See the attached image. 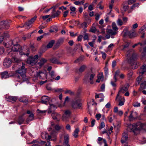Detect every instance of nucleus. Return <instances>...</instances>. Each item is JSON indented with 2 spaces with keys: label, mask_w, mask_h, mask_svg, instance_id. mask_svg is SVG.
<instances>
[{
  "label": "nucleus",
  "mask_w": 146,
  "mask_h": 146,
  "mask_svg": "<svg viewBox=\"0 0 146 146\" xmlns=\"http://www.w3.org/2000/svg\"><path fill=\"white\" fill-rule=\"evenodd\" d=\"M125 126L128 127L130 132H133L136 135L139 133L141 129L146 130V123H145L138 122L132 124L126 123L125 124Z\"/></svg>",
  "instance_id": "obj_1"
},
{
  "label": "nucleus",
  "mask_w": 146,
  "mask_h": 146,
  "mask_svg": "<svg viewBox=\"0 0 146 146\" xmlns=\"http://www.w3.org/2000/svg\"><path fill=\"white\" fill-rule=\"evenodd\" d=\"M25 64L23 63L22 65L19 68L18 67V64H15L12 67L13 69H15V67H17L18 69L15 71L16 76L17 78L19 79H21L23 81H27L28 79L26 78L25 73L26 69L25 68Z\"/></svg>",
  "instance_id": "obj_2"
},
{
  "label": "nucleus",
  "mask_w": 146,
  "mask_h": 146,
  "mask_svg": "<svg viewBox=\"0 0 146 146\" xmlns=\"http://www.w3.org/2000/svg\"><path fill=\"white\" fill-rule=\"evenodd\" d=\"M126 55L127 62L132 66V64L135 63V60L137 56L134 50L131 49L129 50L127 52Z\"/></svg>",
  "instance_id": "obj_3"
},
{
  "label": "nucleus",
  "mask_w": 146,
  "mask_h": 146,
  "mask_svg": "<svg viewBox=\"0 0 146 146\" xmlns=\"http://www.w3.org/2000/svg\"><path fill=\"white\" fill-rule=\"evenodd\" d=\"M15 42L14 44H13L14 45L12 48V50L13 51L15 52L19 51L20 54L21 55H24L28 56L29 55V50H27V52L26 53H25V52H22L21 48V47L20 46L19 44H16L17 42V39H16Z\"/></svg>",
  "instance_id": "obj_4"
},
{
  "label": "nucleus",
  "mask_w": 146,
  "mask_h": 146,
  "mask_svg": "<svg viewBox=\"0 0 146 146\" xmlns=\"http://www.w3.org/2000/svg\"><path fill=\"white\" fill-rule=\"evenodd\" d=\"M57 132L55 131H53L51 133V136H48L47 139V142L45 144L46 146H51L50 142V139H51V140L55 141L56 140Z\"/></svg>",
  "instance_id": "obj_5"
},
{
  "label": "nucleus",
  "mask_w": 146,
  "mask_h": 146,
  "mask_svg": "<svg viewBox=\"0 0 146 146\" xmlns=\"http://www.w3.org/2000/svg\"><path fill=\"white\" fill-rule=\"evenodd\" d=\"M38 58V55H36L34 56H30L28 58L27 62L30 65H33L37 62Z\"/></svg>",
  "instance_id": "obj_6"
},
{
  "label": "nucleus",
  "mask_w": 146,
  "mask_h": 146,
  "mask_svg": "<svg viewBox=\"0 0 146 146\" xmlns=\"http://www.w3.org/2000/svg\"><path fill=\"white\" fill-rule=\"evenodd\" d=\"M129 86V85L128 83H126L124 85L121 86L120 87V90L119 91L118 94L117 95L116 99L119 96V94L120 93H124L128 91Z\"/></svg>",
  "instance_id": "obj_7"
},
{
  "label": "nucleus",
  "mask_w": 146,
  "mask_h": 146,
  "mask_svg": "<svg viewBox=\"0 0 146 146\" xmlns=\"http://www.w3.org/2000/svg\"><path fill=\"white\" fill-rule=\"evenodd\" d=\"M95 73L92 72V71H90L87 72L85 75V78H86L87 79H89V80L91 81L90 83L91 84H93V79L95 76Z\"/></svg>",
  "instance_id": "obj_8"
},
{
  "label": "nucleus",
  "mask_w": 146,
  "mask_h": 146,
  "mask_svg": "<svg viewBox=\"0 0 146 146\" xmlns=\"http://www.w3.org/2000/svg\"><path fill=\"white\" fill-rule=\"evenodd\" d=\"M137 112L133 111H131L128 117L129 120L132 121L135 120L137 118Z\"/></svg>",
  "instance_id": "obj_9"
},
{
  "label": "nucleus",
  "mask_w": 146,
  "mask_h": 146,
  "mask_svg": "<svg viewBox=\"0 0 146 146\" xmlns=\"http://www.w3.org/2000/svg\"><path fill=\"white\" fill-rule=\"evenodd\" d=\"M70 114L71 112L69 110H66L65 111L62 117V120L65 121H67L68 119L70 117Z\"/></svg>",
  "instance_id": "obj_10"
},
{
  "label": "nucleus",
  "mask_w": 146,
  "mask_h": 146,
  "mask_svg": "<svg viewBox=\"0 0 146 146\" xmlns=\"http://www.w3.org/2000/svg\"><path fill=\"white\" fill-rule=\"evenodd\" d=\"M128 140L127 134L125 133L123 134L122 136L121 139V142L123 144L126 143Z\"/></svg>",
  "instance_id": "obj_11"
},
{
  "label": "nucleus",
  "mask_w": 146,
  "mask_h": 146,
  "mask_svg": "<svg viewBox=\"0 0 146 146\" xmlns=\"http://www.w3.org/2000/svg\"><path fill=\"white\" fill-rule=\"evenodd\" d=\"M11 64V60L8 58H6L4 59L3 62L4 66L6 68L9 67Z\"/></svg>",
  "instance_id": "obj_12"
},
{
  "label": "nucleus",
  "mask_w": 146,
  "mask_h": 146,
  "mask_svg": "<svg viewBox=\"0 0 146 146\" xmlns=\"http://www.w3.org/2000/svg\"><path fill=\"white\" fill-rule=\"evenodd\" d=\"M69 140V137L68 135V134H65L64 135V140L63 142L64 145L66 146H70L68 144Z\"/></svg>",
  "instance_id": "obj_13"
},
{
  "label": "nucleus",
  "mask_w": 146,
  "mask_h": 146,
  "mask_svg": "<svg viewBox=\"0 0 146 146\" xmlns=\"http://www.w3.org/2000/svg\"><path fill=\"white\" fill-rule=\"evenodd\" d=\"M123 36H124L128 35L130 38H132L134 37V33L133 32L123 31Z\"/></svg>",
  "instance_id": "obj_14"
},
{
  "label": "nucleus",
  "mask_w": 146,
  "mask_h": 146,
  "mask_svg": "<svg viewBox=\"0 0 146 146\" xmlns=\"http://www.w3.org/2000/svg\"><path fill=\"white\" fill-rule=\"evenodd\" d=\"M52 116L53 119L58 121L60 120L61 118V115L56 112L52 113Z\"/></svg>",
  "instance_id": "obj_15"
},
{
  "label": "nucleus",
  "mask_w": 146,
  "mask_h": 146,
  "mask_svg": "<svg viewBox=\"0 0 146 146\" xmlns=\"http://www.w3.org/2000/svg\"><path fill=\"white\" fill-rule=\"evenodd\" d=\"M118 99L119 101V102L118 104V105L120 106L123 105L125 102V99L124 98L120 96H119L117 99H116V100H117Z\"/></svg>",
  "instance_id": "obj_16"
},
{
  "label": "nucleus",
  "mask_w": 146,
  "mask_h": 146,
  "mask_svg": "<svg viewBox=\"0 0 146 146\" xmlns=\"http://www.w3.org/2000/svg\"><path fill=\"white\" fill-rule=\"evenodd\" d=\"M18 38H15V39L13 40H11L9 41L7 43H4V46L7 48H9L12 45L14 44V43L15 42V41L16 39H17Z\"/></svg>",
  "instance_id": "obj_17"
},
{
  "label": "nucleus",
  "mask_w": 146,
  "mask_h": 146,
  "mask_svg": "<svg viewBox=\"0 0 146 146\" xmlns=\"http://www.w3.org/2000/svg\"><path fill=\"white\" fill-rule=\"evenodd\" d=\"M6 98L7 101L11 102H15L17 99V97L13 96H8L6 97Z\"/></svg>",
  "instance_id": "obj_18"
},
{
  "label": "nucleus",
  "mask_w": 146,
  "mask_h": 146,
  "mask_svg": "<svg viewBox=\"0 0 146 146\" xmlns=\"http://www.w3.org/2000/svg\"><path fill=\"white\" fill-rule=\"evenodd\" d=\"M146 71V65H143L140 68L139 71V75H143Z\"/></svg>",
  "instance_id": "obj_19"
},
{
  "label": "nucleus",
  "mask_w": 146,
  "mask_h": 146,
  "mask_svg": "<svg viewBox=\"0 0 146 146\" xmlns=\"http://www.w3.org/2000/svg\"><path fill=\"white\" fill-rule=\"evenodd\" d=\"M27 113L29 115V117L27 119L28 121H31L34 119V115L32 112L28 110L27 112Z\"/></svg>",
  "instance_id": "obj_20"
},
{
  "label": "nucleus",
  "mask_w": 146,
  "mask_h": 146,
  "mask_svg": "<svg viewBox=\"0 0 146 146\" xmlns=\"http://www.w3.org/2000/svg\"><path fill=\"white\" fill-rule=\"evenodd\" d=\"M49 100V97L44 96L41 98V102L43 104H46Z\"/></svg>",
  "instance_id": "obj_21"
},
{
  "label": "nucleus",
  "mask_w": 146,
  "mask_h": 146,
  "mask_svg": "<svg viewBox=\"0 0 146 146\" xmlns=\"http://www.w3.org/2000/svg\"><path fill=\"white\" fill-rule=\"evenodd\" d=\"M97 79L96 81L97 82L99 83L101 81H102L104 79V77L102 73H99L97 75Z\"/></svg>",
  "instance_id": "obj_22"
},
{
  "label": "nucleus",
  "mask_w": 146,
  "mask_h": 146,
  "mask_svg": "<svg viewBox=\"0 0 146 146\" xmlns=\"http://www.w3.org/2000/svg\"><path fill=\"white\" fill-rule=\"evenodd\" d=\"M145 26H142L139 29V33L140 34H142V35L141 36L142 38H143L145 35V33L144 32L145 30H144V27Z\"/></svg>",
  "instance_id": "obj_23"
},
{
  "label": "nucleus",
  "mask_w": 146,
  "mask_h": 146,
  "mask_svg": "<svg viewBox=\"0 0 146 146\" xmlns=\"http://www.w3.org/2000/svg\"><path fill=\"white\" fill-rule=\"evenodd\" d=\"M146 88V77L145 79L143 80L142 83H141L140 87L139 88L140 90H143Z\"/></svg>",
  "instance_id": "obj_24"
},
{
  "label": "nucleus",
  "mask_w": 146,
  "mask_h": 146,
  "mask_svg": "<svg viewBox=\"0 0 146 146\" xmlns=\"http://www.w3.org/2000/svg\"><path fill=\"white\" fill-rule=\"evenodd\" d=\"M107 33L111 35H116L117 32L116 31L114 30L113 29H108L107 31Z\"/></svg>",
  "instance_id": "obj_25"
},
{
  "label": "nucleus",
  "mask_w": 146,
  "mask_h": 146,
  "mask_svg": "<svg viewBox=\"0 0 146 146\" xmlns=\"http://www.w3.org/2000/svg\"><path fill=\"white\" fill-rule=\"evenodd\" d=\"M57 107L53 104H51L50 105V108H49V110L48 111V113H50L52 111L56 110Z\"/></svg>",
  "instance_id": "obj_26"
},
{
  "label": "nucleus",
  "mask_w": 146,
  "mask_h": 146,
  "mask_svg": "<svg viewBox=\"0 0 146 146\" xmlns=\"http://www.w3.org/2000/svg\"><path fill=\"white\" fill-rule=\"evenodd\" d=\"M9 76L8 74V72L5 71L1 73V77L2 79H6L9 78Z\"/></svg>",
  "instance_id": "obj_27"
},
{
  "label": "nucleus",
  "mask_w": 146,
  "mask_h": 146,
  "mask_svg": "<svg viewBox=\"0 0 146 146\" xmlns=\"http://www.w3.org/2000/svg\"><path fill=\"white\" fill-rule=\"evenodd\" d=\"M50 62L54 64H60V62L58 61V60L55 57H53L50 59Z\"/></svg>",
  "instance_id": "obj_28"
},
{
  "label": "nucleus",
  "mask_w": 146,
  "mask_h": 146,
  "mask_svg": "<svg viewBox=\"0 0 146 146\" xmlns=\"http://www.w3.org/2000/svg\"><path fill=\"white\" fill-rule=\"evenodd\" d=\"M47 61V60L46 59L43 58H42L40 59V62H38V64L39 66H41L44 65Z\"/></svg>",
  "instance_id": "obj_29"
},
{
  "label": "nucleus",
  "mask_w": 146,
  "mask_h": 146,
  "mask_svg": "<svg viewBox=\"0 0 146 146\" xmlns=\"http://www.w3.org/2000/svg\"><path fill=\"white\" fill-rule=\"evenodd\" d=\"M32 23H31V22L30 21H28V22H26L25 24L23 26H19L17 27H21V28H22L24 27L25 26L26 27H29V28H30L31 27V25Z\"/></svg>",
  "instance_id": "obj_30"
},
{
  "label": "nucleus",
  "mask_w": 146,
  "mask_h": 146,
  "mask_svg": "<svg viewBox=\"0 0 146 146\" xmlns=\"http://www.w3.org/2000/svg\"><path fill=\"white\" fill-rule=\"evenodd\" d=\"M54 42V40H52L47 45L45 46H44V47L45 48H51L53 46V44Z\"/></svg>",
  "instance_id": "obj_31"
},
{
  "label": "nucleus",
  "mask_w": 146,
  "mask_h": 146,
  "mask_svg": "<svg viewBox=\"0 0 146 146\" xmlns=\"http://www.w3.org/2000/svg\"><path fill=\"white\" fill-rule=\"evenodd\" d=\"M111 26L112 27V29L116 31H117L118 29V28L117 27L116 23L115 22H113L112 23Z\"/></svg>",
  "instance_id": "obj_32"
},
{
  "label": "nucleus",
  "mask_w": 146,
  "mask_h": 146,
  "mask_svg": "<svg viewBox=\"0 0 146 146\" xmlns=\"http://www.w3.org/2000/svg\"><path fill=\"white\" fill-rule=\"evenodd\" d=\"M80 101V100H78V103L77 102V106H75L74 105L73 106V108L74 109L76 108H80L82 106V104L79 102Z\"/></svg>",
  "instance_id": "obj_33"
},
{
  "label": "nucleus",
  "mask_w": 146,
  "mask_h": 146,
  "mask_svg": "<svg viewBox=\"0 0 146 146\" xmlns=\"http://www.w3.org/2000/svg\"><path fill=\"white\" fill-rule=\"evenodd\" d=\"M79 131V129L78 128L76 129L75 130L73 135L75 138H76L78 137V132Z\"/></svg>",
  "instance_id": "obj_34"
},
{
  "label": "nucleus",
  "mask_w": 146,
  "mask_h": 146,
  "mask_svg": "<svg viewBox=\"0 0 146 146\" xmlns=\"http://www.w3.org/2000/svg\"><path fill=\"white\" fill-rule=\"evenodd\" d=\"M8 36V35L7 33L4 34V36H0V43L3 40L4 37H7Z\"/></svg>",
  "instance_id": "obj_35"
},
{
  "label": "nucleus",
  "mask_w": 146,
  "mask_h": 146,
  "mask_svg": "<svg viewBox=\"0 0 146 146\" xmlns=\"http://www.w3.org/2000/svg\"><path fill=\"white\" fill-rule=\"evenodd\" d=\"M37 76L39 77L40 78H41V77L42 76H46V74L44 73L41 71H39L37 73Z\"/></svg>",
  "instance_id": "obj_36"
},
{
  "label": "nucleus",
  "mask_w": 146,
  "mask_h": 146,
  "mask_svg": "<svg viewBox=\"0 0 146 146\" xmlns=\"http://www.w3.org/2000/svg\"><path fill=\"white\" fill-rule=\"evenodd\" d=\"M103 138L100 137H99L98 138V140L97 141V143L100 145H101L102 143L104 142L103 140Z\"/></svg>",
  "instance_id": "obj_37"
},
{
  "label": "nucleus",
  "mask_w": 146,
  "mask_h": 146,
  "mask_svg": "<svg viewBox=\"0 0 146 146\" xmlns=\"http://www.w3.org/2000/svg\"><path fill=\"white\" fill-rule=\"evenodd\" d=\"M133 74V72L132 70L128 72L127 74V76L128 78L130 79Z\"/></svg>",
  "instance_id": "obj_38"
},
{
  "label": "nucleus",
  "mask_w": 146,
  "mask_h": 146,
  "mask_svg": "<svg viewBox=\"0 0 146 146\" xmlns=\"http://www.w3.org/2000/svg\"><path fill=\"white\" fill-rule=\"evenodd\" d=\"M142 75H140L136 79L137 82L138 83V84H139L140 83L142 79L143 76Z\"/></svg>",
  "instance_id": "obj_39"
},
{
  "label": "nucleus",
  "mask_w": 146,
  "mask_h": 146,
  "mask_svg": "<svg viewBox=\"0 0 146 146\" xmlns=\"http://www.w3.org/2000/svg\"><path fill=\"white\" fill-rule=\"evenodd\" d=\"M24 120L22 117H20L18 120V122L19 125H21L23 123Z\"/></svg>",
  "instance_id": "obj_40"
},
{
  "label": "nucleus",
  "mask_w": 146,
  "mask_h": 146,
  "mask_svg": "<svg viewBox=\"0 0 146 146\" xmlns=\"http://www.w3.org/2000/svg\"><path fill=\"white\" fill-rule=\"evenodd\" d=\"M86 66L85 65H83L79 69V71L80 72H81L84 71L85 69L86 68Z\"/></svg>",
  "instance_id": "obj_41"
},
{
  "label": "nucleus",
  "mask_w": 146,
  "mask_h": 146,
  "mask_svg": "<svg viewBox=\"0 0 146 146\" xmlns=\"http://www.w3.org/2000/svg\"><path fill=\"white\" fill-rule=\"evenodd\" d=\"M60 12L59 11H57V12L53 14L52 16V17L53 18L58 16L60 14Z\"/></svg>",
  "instance_id": "obj_42"
},
{
  "label": "nucleus",
  "mask_w": 146,
  "mask_h": 146,
  "mask_svg": "<svg viewBox=\"0 0 146 146\" xmlns=\"http://www.w3.org/2000/svg\"><path fill=\"white\" fill-rule=\"evenodd\" d=\"M50 75L51 76L52 78L53 79L55 78V77L56 76V75L54 73V72L53 71H52L49 72Z\"/></svg>",
  "instance_id": "obj_43"
},
{
  "label": "nucleus",
  "mask_w": 146,
  "mask_h": 146,
  "mask_svg": "<svg viewBox=\"0 0 146 146\" xmlns=\"http://www.w3.org/2000/svg\"><path fill=\"white\" fill-rule=\"evenodd\" d=\"M120 73V70H117L115 72V74L114 76V79L115 80V82H116L117 81V78L116 77V76L119 75V73Z\"/></svg>",
  "instance_id": "obj_44"
},
{
  "label": "nucleus",
  "mask_w": 146,
  "mask_h": 146,
  "mask_svg": "<svg viewBox=\"0 0 146 146\" xmlns=\"http://www.w3.org/2000/svg\"><path fill=\"white\" fill-rule=\"evenodd\" d=\"M64 93L65 94H69L71 95H73L74 94V92L70 90H66L65 92Z\"/></svg>",
  "instance_id": "obj_45"
},
{
  "label": "nucleus",
  "mask_w": 146,
  "mask_h": 146,
  "mask_svg": "<svg viewBox=\"0 0 146 146\" xmlns=\"http://www.w3.org/2000/svg\"><path fill=\"white\" fill-rule=\"evenodd\" d=\"M70 10L72 11L70 12V14H72V13H75L74 11L76 10V8L74 7H70Z\"/></svg>",
  "instance_id": "obj_46"
},
{
  "label": "nucleus",
  "mask_w": 146,
  "mask_h": 146,
  "mask_svg": "<svg viewBox=\"0 0 146 146\" xmlns=\"http://www.w3.org/2000/svg\"><path fill=\"white\" fill-rule=\"evenodd\" d=\"M58 31L57 28L56 26H53L52 27L51 29L50 30L51 32L57 31Z\"/></svg>",
  "instance_id": "obj_47"
},
{
  "label": "nucleus",
  "mask_w": 146,
  "mask_h": 146,
  "mask_svg": "<svg viewBox=\"0 0 146 146\" xmlns=\"http://www.w3.org/2000/svg\"><path fill=\"white\" fill-rule=\"evenodd\" d=\"M47 133H42L41 134V136L42 138L43 139H46L47 138V137L48 136Z\"/></svg>",
  "instance_id": "obj_48"
},
{
  "label": "nucleus",
  "mask_w": 146,
  "mask_h": 146,
  "mask_svg": "<svg viewBox=\"0 0 146 146\" xmlns=\"http://www.w3.org/2000/svg\"><path fill=\"white\" fill-rule=\"evenodd\" d=\"M114 46V44L113 43L110 44L108 46V50L109 51L111 50L113 47Z\"/></svg>",
  "instance_id": "obj_49"
},
{
  "label": "nucleus",
  "mask_w": 146,
  "mask_h": 146,
  "mask_svg": "<svg viewBox=\"0 0 146 146\" xmlns=\"http://www.w3.org/2000/svg\"><path fill=\"white\" fill-rule=\"evenodd\" d=\"M12 61L15 63H18L19 62L20 60L16 57H14L12 58Z\"/></svg>",
  "instance_id": "obj_50"
},
{
  "label": "nucleus",
  "mask_w": 146,
  "mask_h": 146,
  "mask_svg": "<svg viewBox=\"0 0 146 146\" xmlns=\"http://www.w3.org/2000/svg\"><path fill=\"white\" fill-rule=\"evenodd\" d=\"M117 25L119 26H121L123 24L122 21L120 19H118L117 21Z\"/></svg>",
  "instance_id": "obj_51"
},
{
  "label": "nucleus",
  "mask_w": 146,
  "mask_h": 146,
  "mask_svg": "<svg viewBox=\"0 0 146 146\" xmlns=\"http://www.w3.org/2000/svg\"><path fill=\"white\" fill-rule=\"evenodd\" d=\"M84 17L86 20H88L89 19V16L88 13H84L83 14Z\"/></svg>",
  "instance_id": "obj_52"
},
{
  "label": "nucleus",
  "mask_w": 146,
  "mask_h": 146,
  "mask_svg": "<svg viewBox=\"0 0 146 146\" xmlns=\"http://www.w3.org/2000/svg\"><path fill=\"white\" fill-rule=\"evenodd\" d=\"M105 126V125L104 123L103 122H102L101 123L100 126L99 127V129L100 130L104 128Z\"/></svg>",
  "instance_id": "obj_53"
},
{
  "label": "nucleus",
  "mask_w": 146,
  "mask_h": 146,
  "mask_svg": "<svg viewBox=\"0 0 146 146\" xmlns=\"http://www.w3.org/2000/svg\"><path fill=\"white\" fill-rule=\"evenodd\" d=\"M104 95L102 94H96L95 96V98H100L101 97H104Z\"/></svg>",
  "instance_id": "obj_54"
},
{
  "label": "nucleus",
  "mask_w": 146,
  "mask_h": 146,
  "mask_svg": "<svg viewBox=\"0 0 146 146\" xmlns=\"http://www.w3.org/2000/svg\"><path fill=\"white\" fill-rule=\"evenodd\" d=\"M95 117L98 120H99L101 117V115L100 114H97L95 116Z\"/></svg>",
  "instance_id": "obj_55"
},
{
  "label": "nucleus",
  "mask_w": 146,
  "mask_h": 146,
  "mask_svg": "<svg viewBox=\"0 0 146 146\" xmlns=\"http://www.w3.org/2000/svg\"><path fill=\"white\" fill-rule=\"evenodd\" d=\"M102 2L101 1L97 5V8H99L101 9H102L103 8V7L101 6V3Z\"/></svg>",
  "instance_id": "obj_56"
},
{
  "label": "nucleus",
  "mask_w": 146,
  "mask_h": 146,
  "mask_svg": "<svg viewBox=\"0 0 146 146\" xmlns=\"http://www.w3.org/2000/svg\"><path fill=\"white\" fill-rule=\"evenodd\" d=\"M101 53L102 54V57L103 59H105L106 58V54L105 52H101Z\"/></svg>",
  "instance_id": "obj_57"
},
{
  "label": "nucleus",
  "mask_w": 146,
  "mask_h": 146,
  "mask_svg": "<svg viewBox=\"0 0 146 146\" xmlns=\"http://www.w3.org/2000/svg\"><path fill=\"white\" fill-rule=\"evenodd\" d=\"M46 110H44V111H41L38 109L37 111L36 112H37L38 113H41V114H43L44 113L46 112Z\"/></svg>",
  "instance_id": "obj_58"
},
{
  "label": "nucleus",
  "mask_w": 146,
  "mask_h": 146,
  "mask_svg": "<svg viewBox=\"0 0 146 146\" xmlns=\"http://www.w3.org/2000/svg\"><path fill=\"white\" fill-rule=\"evenodd\" d=\"M62 127H63L62 126H60L58 125H56L55 126L54 128L56 130H59Z\"/></svg>",
  "instance_id": "obj_59"
},
{
  "label": "nucleus",
  "mask_w": 146,
  "mask_h": 146,
  "mask_svg": "<svg viewBox=\"0 0 146 146\" xmlns=\"http://www.w3.org/2000/svg\"><path fill=\"white\" fill-rule=\"evenodd\" d=\"M110 35H106L105 37H102V39L104 40H105L106 39H108L110 38Z\"/></svg>",
  "instance_id": "obj_60"
},
{
  "label": "nucleus",
  "mask_w": 146,
  "mask_h": 146,
  "mask_svg": "<svg viewBox=\"0 0 146 146\" xmlns=\"http://www.w3.org/2000/svg\"><path fill=\"white\" fill-rule=\"evenodd\" d=\"M133 105L135 107H139L140 106V103L138 102L134 103Z\"/></svg>",
  "instance_id": "obj_61"
},
{
  "label": "nucleus",
  "mask_w": 146,
  "mask_h": 146,
  "mask_svg": "<svg viewBox=\"0 0 146 146\" xmlns=\"http://www.w3.org/2000/svg\"><path fill=\"white\" fill-rule=\"evenodd\" d=\"M69 101V98L68 97V96L66 97L65 98V101H64V103L63 106H64L65 105V104L66 102H68Z\"/></svg>",
  "instance_id": "obj_62"
},
{
  "label": "nucleus",
  "mask_w": 146,
  "mask_h": 146,
  "mask_svg": "<svg viewBox=\"0 0 146 146\" xmlns=\"http://www.w3.org/2000/svg\"><path fill=\"white\" fill-rule=\"evenodd\" d=\"M113 127L112 126H111L109 129L108 130V133L109 134H110L112 132L113 129Z\"/></svg>",
  "instance_id": "obj_63"
},
{
  "label": "nucleus",
  "mask_w": 146,
  "mask_h": 146,
  "mask_svg": "<svg viewBox=\"0 0 146 146\" xmlns=\"http://www.w3.org/2000/svg\"><path fill=\"white\" fill-rule=\"evenodd\" d=\"M36 17L35 16L34 17L32 18L29 21L31 22V23H33L36 20Z\"/></svg>",
  "instance_id": "obj_64"
}]
</instances>
